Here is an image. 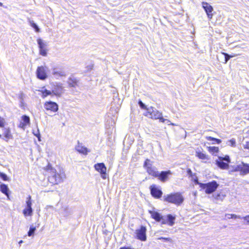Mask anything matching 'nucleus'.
Listing matches in <instances>:
<instances>
[{"mask_svg":"<svg viewBox=\"0 0 249 249\" xmlns=\"http://www.w3.org/2000/svg\"><path fill=\"white\" fill-rule=\"evenodd\" d=\"M151 217L157 222H160L162 225L168 224L171 226V214L162 216L160 213L154 211H149Z\"/></svg>","mask_w":249,"mask_h":249,"instance_id":"1","label":"nucleus"},{"mask_svg":"<svg viewBox=\"0 0 249 249\" xmlns=\"http://www.w3.org/2000/svg\"><path fill=\"white\" fill-rule=\"evenodd\" d=\"M201 190L204 191L206 194H211L214 192L219 186L218 183L215 180L203 183L200 182L198 184Z\"/></svg>","mask_w":249,"mask_h":249,"instance_id":"2","label":"nucleus"},{"mask_svg":"<svg viewBox=\"0 0 249 249\" xmlns=\"http://www.w3.org/2000/svg\"><path fill=\"white\" fill-rule=\"evenodd\" d=\"M51 175L48 177V180L51 183L56 184L62 182L65 178V175L64 172H60L59 173H56V170L52 168L51 169Z\"/></svg>","mask_w":249,"mask_h":249,"instance_id":"3","label":"nucleus"},{"mask_svg":"<svg viewBox=\"0 0 249 249\" xmlns=\"http://www.w3.org/2000/svg\"><path fill=\"white\" fill-rule=\"evenodd\" d=\"M145 116L153 119H160L161 122H164L166 120L163 118L161 113L156 109L151 107L147 109Z\"/></svg>","mask_w":249,"mask_h":249,"instance_id":"4","label":"nucleus"},{"mask_svg":"<svg viewBox=\"0 0 249 249\" xmlns=\"http://www.w3.org/2000/svg\"><path fill=\"white\" fill-rule=\"evenodd\" d=\"M231 160L229 155H225L224 157H218L215 160V164L222 170H227L229 168V163Z\"/></svg>","mask_w":249,"mask_h":249,"instance_id":"5","label":"nucleus"},{"mask_svg":"<svg viewBox=\"0 0 249 249\" xmlns=\"http://www.w3.org/2000/svg\"><path fill=\"white\" fill-rule=\"evenodd\" d=\"M233 172H239L241 175H245L249 174V164L241 162L232 170Z\"/></svg>","mask_w":249,"mask_h":249,"instance_id":"6","label":"nucleus"},{"mask_svg":"<svg viewBox=\"0 0 249 249\" xmlns=\"http://www.w3.org/2000/svg\"><path fill=\"white\" fill-rule=\"evenodd\" d=\"M143 167L146 168L147 173L154 177H157L159 174V172L156 170V168L152 166L150 161L146 159L144 162Z\"/></svg>","mask_w":249,"mask_h":249,"instance_id":"7","label":"nucleus"},{"mask_svg":"<svg viewBox=\"0 0 249 249\" xmlns=\"http://www.w3.org/2000/svg\"><path fill=\"white\" fill-rule=\"evenodd\" d=\"M26 208L23 210V213L25 216H31L33 214V209L32 208V199L31 196H29L26 198Z\"/></svg>","mask_w":249,"mask_h":249,"instance_id":"8","label":"nucleus"},{"mask_svg":"<svg viewBox=\"0 0 249 249\" xmlns=\"http://www.w3.org/2000/svg\"><path fill=\"white\" fill-rule=\"evenodd\" d=\"M196 156L199 160H202L204 163H208L210 160L209 155H207L202 148H197L196 151Z\"/></svg>","mask_w":249,"mask_h":249,"instance_id":"9","label":"nucleus"},{"mask_svg":"<svg viewBox=\"0 0 249 249\" xmlns=\"http://www.w3.org/2000/svg\"><path fill=\"white\" fill-rule=\"evenodd\" d=\"M94 167L96 171L100 172L102 178L106 179L107 178V168L104 163H99L95 164Z\"/></svg>","mask_w":249,"mask_h":249,"instance_id":"10","label":"nucleus"},{"mask_svg":"<svg viewBox=\"0 0 249 249\" xmlns=\"http://www.w3.org/2000/svg\"><path fill=\"white\" fill-rule=\"evenodd\" d=\"M202 6L204 9L208 18L209 19H211L213 17V7L209 3L207 2L203 1L201 3Z\"/></svg>","mask_w":249,"mask_h":249,"instance_id":"11","label":"nucleus"},{"mask_svg":"<svg viewBox=\"0 0 249 249\" xmlns=\"http://www.w3.org/2000/svg\"><path fill=\"white\" fill-rule=\"evenodd\" d=\"M64 89L62 84L56 83L52 88V93L53 95L60 97L64 92Z\"/></svg>","mask_w":249,"mask_h":249,"instance_id":"12","label":"nucleus"},{"mask_svg":"<svg viewBox=\"0 0 249 249\" xmlns=\"http://www.w3.org/2000/svg\"><path fill=\"white\" fill-rule=\"evenodd\" d=\"M44 107L46 110L55 112L58 110V105L54 102L47 101L44 103Z\"/></svg>","mask_w":249,"mask_h":249,"instance_id":"13","label":"nucleus"},{"mask_svg":"<svg viewBox=\"0 0 249 249\" xmlns=\"http://www.w3.org/2000/svg\"><path fill=\"white\" fill-rule=\"evenodd\" d=\"M146 228L142 226L140 229L136 231L137 238L141 241H145L146 240Z\"/></svg>","mask_w":249,"mask_h":249,"instance_id":"14","label":"nucleus"},{"mask_svg":"<svg viewBox=\"0 0 249 249\" xmlns=\"http://www.w3.org/2000/svg\"><path fill=\"white\" fill-rule=\"evenodd\" d=\"M46 68L43 66L38 67L36 70L37 77L42 80H44L47 78L46 73Z\"/></svg>","mask_w":249,"mask_h":249,"instance_id":"15","label":"nucleus"},{"mask_svg":"<svg viewBox=\"0 0 249 249\" xmlns=\"http://www.w3.org/2000/svg\"><path fill=\"white\" fill-rule=\"evenodd\" d=\"M37 43L39 48V53L42 56H45L47 55V50L46 47L47 46L46 42L44 41L41 39H38Z\"/></svg>","mask_w":249,"mask_h":249,"instance_id":"16","label":"nucleus"},{"mask_svg":"<svg viewBox=\"0 0 249 249\" xmlns=\"http://www.w3.org/2000/svg\"><path fill=\"white\" fill-rule=\"evenodd\" d=\"M184 201V197L180 193H176L172 194V203L177 205H180Z\"/></svg>","mask_w":249,"mask_h":249,"instance_id":"17","label":"nucleus"},{"mask_svg":"<svg viewBox=\"0 0 249 249\" xmlns=\"http://www.w3.org/2000/svg\"><path fill=\"white\" fill-rule=\"evenodd\" d=\"M152 196L156 198H160L162 195V192L156 185L153 184L150 187Z\"/></svg>","mask_w":249,"mask_h":249,"instance_id":"18","label":"nucleus"},{"mask_svg":"<svg viewBox=\"0 0 249 249\" xmlns=\"http://www.w3.org/2000/svg\"><path fill=\"white\" fill-rule=\"evenodd\" d=\"M187 173L189 177L191 178V180L192 182H193L195 184L198 185L199 184L200 182L198 181V178L196 173H193L190 168H188L187 169Z\"/></svg>","mask_w":249,"mask_h":249,"instance_id":"19","label":"nucleus"},{"mask_svg":"<svg viewBox=\"0 0 249 249\" xmlns=\"http://www.w3.org/2000/svg\"><path fill=\"white\" fill-rule=\"evenodd\" d=\"M52 74L57 79L59 77H65L66 75V72L64 71L61 69L58 70L56 68L53 69Z\"/></svg>","mask_w":249,"mask_h":249,"instance_id":"20","label":"nucleus"},{"mask_svg":"<svg viewBox=\"0 0 249 249\" xmlns=\"http://www.w3.org/2000/svg\"><path fill=\"white\" fill-rule=\"evenodd\" d=\"M171 174L170 171H162L159 172V175L156 177H158L159 179L162 182H164L168 178V176Z\"/></svg>","mask_w":249,"mask_h":249,"instance_id":"21","label":"nucleus"},{"mask_svg":"<svg viewBox=\"0 0 249 249\" xmlns=\"http://www.w3.org/2000/svg\"><path fill=\"white\" fill-rule=\"evenodd\" d=\"M67 83L69 87H76L77 86L78 80L74 77H70L68 78Z\"/></svg>","mask_w":249,"mask_h":249,"instance_id":"22","label":"nucleus"},{"mask_svg":"<svg viewBox=\"0 0 249 249\" xmlns=\"http://www.w3.org/2000/svg\"><path fill=\"white\" fill-rule=\"evenodd\" d=\"M62 211H63V212H62V214L65 217L69 216L70 215L72 214V211L71 210V209H70L69 208H68L67 206L63 207Z\"/></svg>","mask_w":249,"mask_h":249,"instance_id":"23","label":"nucleus"},{"mask_svg":"<svg viewBox=\"0 0 249 249\" xmlns=\"http://www.w3.org/2000/svg\"><path fill=\"white\" fill-rule=\"evenodd\" d=\"M76 149L78 152L84 155H87L89 152H90V151L88 150L87 148L82 146L78 145L77 147H76Z\"/></svg>","mask_w":249,"mask_h":249,"instance_id":"24","label":"nucleus"},{"mask_svg":"<svg viewBox=\"0 0 249 249\" xmlns=\"http://www.w3.org/2000/svg\"><path fill=\"white\" fill-rule=\"evenodd\" d=\"M0 189L1 192L5 194L6 196H9V188L8 186L4 184H1L0 185Z\"/></svg>","mask_w":249,"mask_h":249,"instance_id":"25","label":"nucleus"},{"mask_svg":"<svg viewBox=\"0 0 249 249\" xmlns=\"http://www.w3.org/2000/svg\"><path fill=\"white\" fill-rule=\"evenodd\" d=\"M208 151L212 154L217 153L219 151L218 147L217 146H209L208 147Z\"/></svg>","mask_w":249,"mask_h":249,"instance_id":"26","label":"nucleus"},{"mask_svg":"<svg viewBox=\"0 0 249 249\" xmlns=\"http://www.w3.org/2000/svg\"><path fill=\"white\" fill-rule=\"evenodd\" d=\"M222 54H223L225 56V62L224 63L226 64L227 62L229 61V60L233 57L236 56L237 55L236 54H232L231 55H229V54L222 52L221 53Z\"/></svg>","mask_w":249,"mask_h":249,"instance_id":"27","label":"nucleus"},{"mask_svg":"<svg viewBox=\"0 0 249 249\" xmlns=\"http://www.w3.org/2000/svg\"><path fill=\"white\" fill-rule=\"evenodd\" d=\"M206 139L209 141H213V142H212V144H214L215 143L219 144L221 142V140L220 139L215 138L211 136L207 137Z\"/></svg>","mask_w":249,"mask_h":249,"instance_id":"28","label":"nucleus"},{"mask_svg":"<svg viewBox=\"0 0 249 249\" xmlns=\"http://www.w3.org/2000/svg\"><path fill=\"white\" fill-rule=\"evenodd\" d=\"M29 22L30 25L35 29L36 32H39L40 29L33 20H29Z\"/></svg>","mask_w":249,"mask_h":249,"instance_id":"29","label":"nucleus"},{"mask_svg":"<svg viewBox=\"0 0 249 249\" xmlns=\"http://www.w3.org/2000/svg\"><path fill=\"white\" fill-rule=\"evenodd\" d=\"M36 230V228L33 225H32L30 227L29 231L28 232V235L29 236H32L34 234V233Z\"/></svg>","mask_w":249,"mask_h":249,"instance_id":"30","label":"nucleus"},{"mask_svg":"<svg viewBox=\"0 0 249 249\" xmlns=\"http://www.w3.org/2000/svg\"><path fill=\"white\" fill-rule=\"evenodd\" d=\"M225 217L227 219H237L241 218L240 216L237 215L235 214H226Z\"/></svg>","mask_w":249,"mask_h":249,"instance_id":"31","label":"nucleus"},{"mask_svg":"<svg viewBox=\"0 0 249 249\" xmlns=\"http://www.w3.org/2000/svg\"><path fill=\"white\" fill-rule=\"evenodd\" d=\"M22 122L25 123L27 125L30 124V118L26 115H23L22 117Z\"/></svg>","mask_w":249,"mask_h":249,"instance_id":"32","label":"nucleus"},{"mask_svg":"<svg viewBox=\"0 0 249 249\" xmlns=\"http://www.w3.org/2000/svg\"><path fill=\"white\" fill-rule=\"evenodd\" d=\"M52 93V91H51L47 89H45L42 91V97L44 98L48 95H51Z\"/></svg>","mask_w":249,"mask_h":249,"instance_id":"33","label":"nucleus"},{"mask_svg":"<svg viewBox=\"0 0 249 249\" xmlns=\"http://www.w3.org/2000/svg\"><path fill=\"white\" fill-rule=\"evenodd\" d=\"M0 177L4 181H7L9 180V178L7 176L3 173H1L0 172Z\"/></svg>","mask_w":249,"mask_h":249,"instance_id":"34","label":"nucleus"},{"mask_svg":"<svg viewBox=\"0 0 249 249\" xmlns=\"http://www.w3.org/2000/svg\"><path fill=\"white\" fill-rule=\"evenodd\" d=\"M4 137L8 139H9L11 138V134L10 133V132L9 130H6L4 132Z\"/></svg>","mask_w":249,"mask_h":249,"instance_id":"35","label":"nucleus"},{"mask_svg":"<svg viewBox=\"0 0 249 249\" xmlns=\"http://www.w3.org/2000/svg\"><path fill=\"white\" fill-rule=\"evenodd\" d=\"M138 104L141 108L146 109L147 110L148 108H147L146 106L142 103V101L139 100L138 102Z\"/></svg>","mask_w":249,"mask_h":249,"instance_id":"36","label":"nucleus"},{"mask_svg":"<svg viewBox=\"0 0 249 249\" xmlns=\"http://www.w3.org/2000/svg\"><path fill=\"white\" fill-rule=\"evenodd\" d=\"M229 142H230V144L231 146L235 147L236 145V142L235 139H232L229 141Z\"/></svg>","mask_w":249,"mask_h":249,"instance_id":"37","label":"nucleus"},{"mask_svg":"<svg viewBox=\"0 0 249 249\" xmlns=\"http://www.w3.org/2000/svg\"><path fill=\"white\" fill-rule=\"evenodd\" d=\"M26 125L27 124H25V123H23V122H21L19 124V127L22 128L23 129H24Z\"/></svg>","mask_w":249,"mask_h":249,"instance_id":"38","label":"nucleus"},{"mask_svg":"<svg viewBox=\"0 0 249 249\" xmlns=\"http://www.w3.org/2000/svg\"><path fill=\"white\" fill-rule=\"evenodd\" d=\"M243 218L247 222V224H249V215H247L243 217Z\"/></svg>","mask_w":249,"mask_h":249,"instance_id":"39","label":"nucleus"},{"mask_svg":"<svg viewBox=\"0 0 249 249\" xmlns=\"http://www.w3.org/2000/svg\"><path fill=\"white\" fill-rule=\"evenodd\" d=\"M160 240H163L164 241H169L170 242V238H165V237H160L159 238Z\"/></svg>","mask_w":249,"mask_h":249,"instance_id":"40","label":"nucleus"},{"mask_svg":"<svg viewBox=\"0 0 249 249\" xmlns=\"http://www.w3.org/2000/svg\"><path fill=\"white\" fill-rule=\"evenodd\" d=\"M34 133V135H35L36 136V137H37V138H38V140H39V141H40V134H39V133L38 130H37V132H36V133Z\"/></svg>","mask_w":249,"mask_h":249,"instance_id":"41","label":"nucleus"},{"mask_svg":"<svg viewBox=\"0 0 249 249\" xmlns=\"http://www.w3.org/2000/svg\"><path fill=\"white\" fill-rule=\"evenodd\" d=\"M166 201L171 202V195H168V196L165 198Z\"/></svg>","mask_w":249,"mask_h":249,"instance_id":"42","label":"nucleus"},{"mask_svg":"<svg viewBox=\"0 0 249 249\" xmlns=\"http://www.w3.org/2000/svg\"><path fill=\"white\" fill-rule=\"evenodd\" d=\"M245 149H249V141L247 142L244 146Z\"/></svg>","mask_w":249,"mask_h":249,"instance_id":"43","label":"nucleus"},{"mask_svg":"<svg viewBox=\"0 0 249 249\" xmlns=\"http://www.w3.org/2000/svg\"><path fill=\"white\" fill-rule=\"evenodd\" d=\"M19 98L20 100H24V94L23 93H20L19 95Z\"/></svg>","mask_w":249,"mask_h":249,"instance_id":"44","label":"nucleus"},{"mask_svg":"<svg viewBox=\"0 0 249 249\" xmlns=\"http://www.w3.org/2000/svg\"><path fill=\"white\" fill-rule=\"evenodd\" d=\"M25 106L24 100H20V106L21 107H23Z\"/></svg>","mask_w":249,"mask_h":249,"instance_id":"45","label":"nucleus"},{"mask_svg":"<svg viewBox=\"0 0 249 249\" xmlns=\"http://www.w3.org/2000/svg\"><path fill=\"white\" fill-rule=\"evenodd\" d=\"M3 126V122L2 120L0 117V126L2 127Z\"/></svg>","mask_w":249,"mask_h":249,"instance_id":"46","label":"nucleus"},{"mask_svg":"<svg viewBox=\"0 0 249 249\" xmlns=\"http://www.w3.org/2000/svg\"><path fill=\"white\" fill-rule=\"evenodd\" d=\"M220 194H217V195L215 196V198L216 199H217H217H219V198H220Z\"/></svg>","mask_w":249,"mask_h":249,"instance_id":"47","label":"nucleus"},{"mask_svg":"<svg viewBox=\"0 0 249 249\" xmlns=\"http://www.w3.org/2000/svg\"><path fill=\"white\" fill-rule=\"evenodd\" d=\"M120 249H131L129 247H124L120 248Z\"/></svg>","mask_w":249,"mask_h":249,"instance_id":"48","label":"nucleus"},{"mask_svg":"<svg viewBox=\"0 0 249 249\" xmlns=\"http://www.w3.org/2000/svg\"><path fill=\"white\" fill-rule=\"evenodd\" d=\"M47 207H48V208H51V209H53V206H50H50H47Z\"/></svg>","mask_w":249,"mask_h":249,"instance_id":"49","label":"nucleus"},{"mask_svg":"<svg viewBox=\"0 0 249 249\" xmlns=\"http://www.w3.org/2000/svg\"><path fill=\"white\" fill-rule=\"evenodd\" d=\"M23 243V241H22V240H20V241L18 242V244H19V245H20V244H21V243Z\"/></svg>","mask_w":249,"mask_h":249,"instance_id":"50","label":"nucleus"},{"mask_svg":"<svg viewBox=\"0 0 249 249\" xmlns=\"http://www.w3.org/2000/svg\"><path fill=\"white\" fill-rule=\"evenodd\" d=\"M2 5H3L2 3H1V2H0V6H2Z\"/></svg>","mask_w":249,"mask_h":249,"instance_id":"51","label":"nucleus"},{"mask_svg":"<svg viewBox=\"0 0 249 249\" xmlns=\"http://www.w3.org/2000/svg\"><path fill=\"white\" fill-rule=\"evenodd\" d=\"M174 217H173L172 216V224H173V220H174Z\"/></svg>","mask_w":249,"mask_h":249,"instance_id":"52","label":"nucleus"}]
</instances>
